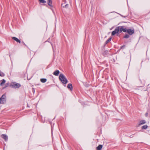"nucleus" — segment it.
I'll return each mask as SVG.
<instances>
[{"mask_svg": "<svg viewBox=\"0 0 150 150\" xmlns=\"http://www.w3.org/2000/svg\"><path fill=\"white\" fill-rule=\"evenodd\" d=\"M59 79L62 83L66 84L68 82V81L65 76L62 74H60L59 76Z\"/></svg>", "mask_w": 150, "mask_h": 150, "instance_id": "nucleus-1", "label": "nucleus"}, {"mask_svg": "<svg viewBox=\"0 0 150 150\" xmlns=\"http://www.w3.org/2000/svg\"><path fill=\"white\" fill-rule=\"evenodd\" d=\"M10 86L12 88H16L20 87L21 85L19 83L16 82H12Z\"/></svg>", "mask_w": 150, "mask_h": 150, "instance_id": "nucleus-2", "label": "nucleus"}, {"mask_svg": "<svg viewBox=\"0 0 150 150\" xmlns=\"http://www.w3.org/2000/svg\"><path fill=\"white\" fill-rule=\"evenodd\" d=\"M117 27L119 33H120L122 31H123L124 32H127L126 28H124L123 26H118Z\"/></svg>", "mask_w": 150, "mask_h": 150, "instance_id": "nucleus-3", "label": "nucleus"}, {"mask_svg": "<svg viewBox=\"0 0 150 150\" xmlns=\"http://www.w3.org/2000/svg\"><path fill=\"white\" fill-rule=\"evenodd\" d=\"M6 96L5 94L3 95L0 98V103L4 104L6 102Z\"/></svg>", "mask_w": 150, "mask_h": 150, "instance_id": "nucleus-4", "label": "nucleus"}, {"mask_svg": "<svg viewBox=\"0 0 150 150\" xmlns=\"http://www.w3.org/2000/svg\"><path fill=\"white\" fill-rule=\"evenodd\" d=\"M68 4H66L65 0H64L62 4V6L63 7L67 8L68 7Z\"/></svg>", "mask_w": 150, "mask_h": 150, "instance_id": "nucleus-5", "label": "nucleus"}, {"mask_svg": "<svg viewBox=\"0 0 150 150\" xmlns=\"http://www.w3.org/2000/svg\"><path fill=\"white\" fill-rule=\"evenodd\" d=\"M130 35H132L134 33V30L131 29H127V32Z\"/></svg>", "mask_w": 150, "mask_h": 150, "instance_id": "nucleus-6", "label": "nucleus"}, {"mask_svg": "<svg viewBox=\"0 0 150 150\" xmlns=\"http://www.w3.org/2000/svg\"><path fill=\"white\" fill-rule=\"evenodd\" d=\"M119 33L118 30L117 28V27H116L115 29V30L113 31L111 35H112L113 36L115 35L116 34H117Z\"/></svg>", "mask_w": 150, "mask_h": 150, "instance_id": "nucleus-7", "label": "nucleus"}, {"mask_svg": "<svg viewBox=\"0 0 150 150\" xmlns=\"http://www.w3.org/2000/svg\"><path fill=\"white\" fill-rule=\"evenodd\" d=\"M109 54V52L108 50H106L104 51L102 53V54L104 56H106Z\"/></svg>", "mask_w": 150, "mask_h": 150, "instance_id": "nucleus-8", "label": "nucleus"}, {"mask_svg": "<svg viewBox=\"0 0 150 150\" xmlns=\"http://www.w3.org/2000/svg\"><path fill=\"white\" fill-rule=\"evenodd\" d=\"M1 137L6 141L8 139V137L6 135L3 134L1 135Z\"/></svg>", "mask_w": 150, "mask_h": 150, "instance_id": "nucleus-9", "label": "nucleus"}, {"mask_svg": "<svg viewBox=\"0 0 150 150\" xmlns=\"http://www.w3.org/2000/svg\"><path fill=\"white\" fill-rule=\"evenodd\" d=\"M59 71L58 70H57L53 72V74L55 76H57L59 75Z\"/></svg>", "mask_w": 150, "mask_h": 150, "instance_id": "nucleus-10", "label": "nucleus"}, {"mask_svg": "<svg viewBox=\"0 0 150 150\" xmlns=\"http://www.w3.org/2000/svg\"><path fill=\"white\" fill-rule=\"evenodd\" d=\"M67 87L68 89H70L71 91L72 90L73 87L71 84L69 83L67 86Z\"/></svg>", "mask_w": 150, "mask_h": 150, "instance_id": "nucleus-11", "label": "nucleus"}, {"mask_svg": "<svg viewBox=\"0 0 150 150\" xmlns=\"http://www.w3.org/2000/svg\"><path fill=\"white\" fill-rule=\"evenodd\" d=\"M12 38L13 39L16 41L17 42H19V43H21V41L16 37H13Z\"/></svg>", "mask_w": 150, "mask_h": 150, "instance_id": "nucleus-12", "label": "nucleus"}, {"mask_svg": "<svg viewBox=\"0 0 150 150\" xmlns=\"http://www.w3.org/2000/svg\"><path fill=\"white\" fill-rule=\"evenodd\" d=\"M146 123V122L145 120H142L140 121L139 124V125H141L144 124Z\"/></svg>", "mask_w": 150, "mask_h": 150, "instance_id": "nucleus-13", "label": "nucleus"}, {"mask_svg": "<svg viewBox=\"0 0 150 150\" xmlns=\"http://www.w3.org/2000/svg\"><path fill=\"white\" fill-rule=\"evenodd\" d=\"M48 1V4L50 6H52V3L51 0H47Z\"/></svg>", "mask_w": 150, "mask_h": 150, "instance_id": "nucleus-14", "label": "nucleus"}, {"mask_svg": "<svg viewBox=\"0 0 150 150\" xmlns=\"http://www.w3.org/2000/svg\"><path fill=\"white\" fill-rule=\"evenodd\" d=\"M103 146L101 145H99L98 146L96 147L97 150H101Z\"/></svg>", "mask_w": 150, "mask_h": 150, "instance_id": "nucleus-15", "label": "nucleus"}, {"mask_svg": "<svg viewBox=\"0 0 150 150\" xmlns=\"http://www.w3.org/2000/svg\"><path fill=\"white\" fill-rule=\"evenodd\" d=\"M47 81V79H40V81L42 83H45Z\"/></svg>", "mask_w": 150, "mask_h": 150, "instance_id": "nucleus-16", "label": "nucleus"}, {"mask_svg": "<svg viewBox=\"0 0 150 150\" xmlns=\"http://www.w3.org/2000/svg\"><path fill=\"white\" fill-rule=\"evenodd\" d=\"M5 82L6 80L5 79H3L2 80V82L0 84L1 85V86H2L4 85Z\"/></svg>", "mask_w": 150, "mask_h": 150, "instance_id": "nucleus-17", "label": "nucleus"}, {"mask_svg": "<svg viewBox=\"0 0 150 150\" xmlns=\"http://www.w3.org/2000/svg\"><path fill=\"white\" fill-rule=\"evenodd\" d=\"M148 126L146 125H144L142 127V129H146L147 128Z\"/></svg>", "mask_w": 150, "mask_h": 150, "instance_id": "nucleus-18", "label": "nucleus"}, {"mask_svg": "<svg viewBox=\"0 0 150 150\" xmlns=\"http://www.w3.org/2000/svg\"><path fill=\"white\" fill-rule=\"evenodd\" d=\"M39 0V1L40 3L45 4L46 3V1L44 0Z\"/></svg>", "mask_w": 150, "mask_h": 150, "instance_id": "nucleus-19", "label": "nucleus"}, {"mask_svg": "<svg viewBox=\"0 0 150 150\" xmlns=\"http://www.w3.org/2000/svg\"><path fill=\"white\" fill-rule=\"evenodd\" d=\"M111 38H109L108 40H107V41L105 42V43L106 44L108 43L111 40Z\"/></svg>", "mask_w": 150, "mask_h": 150, "instance_id": "nucleus-20", "label": "nucleus"}, {"mask_svg": "<svg viewBox=\"0 0 150 150\" xmlns=\"http://www.w3.org/2000/svg\"><path fill=\"white\" fill-rule=\"evenodd\" d=\"M5 76L4 74L2 72H1L0 71V76Z\"/></svg>", "mask_w": 150, "mask_h": 150, "instance_id": "nucleus-21", "label": "nucleus"}, {"mask_svg": "<svg viewBox=\"0 0 150 150\" xmlns=\"http://www.w3.org/2000/svg\"><path fill=\"white\" fill-rule=\"evenodd\" d=\"M129 37V35L127 34H126L125 36L124 37V38H128Z\"/></svg>", "mask_w": 150, "mask_h": 150, "instance_id": "nucleus-22", "label": "nucleus"}, {"mask_svg": "<svg viewBox=\"0 0 150 150\" xmlns=\"http://www.w3.org/2000/svg\"><path fill=\"white\" fill-rule=\"evenodd\" d=\"M8 85V83H6V84L5 85V87H4L3 88L4 89V88L7 87Z\"/></svg>", "mask_w": 150, "mask_h": 150, "instance_id": "nucleus-23", "label": "nucleus"}, {"mask_svg": "<svg viewBox=\"0 0 150 150\" xmlns=\"http://www.w3.org/2000/svg\"><path fill=\"white\" fill-rule=\"evenodd\" d=\"M125 47V45H123V46H121V48H121V49H123V48L124 47Z\"/></svg>", "mask_w": 150, "mask_h": 150, "instance_id": "nucleus-24", "label": "nucleus"}, {"mask_svg": "<svg viewBox=\"0 0 150 150\" xmlns=\"http://www.w3.org/2000/svg\"><path fill=\"white\" fill-rule=\"evenodd\" d=\"M133 137V135H131L130 136V138H132Z\"/></svg>", "mask_w": 150, "mask_h": 150, "instance_id": "nucleus-25", "label": "nucleus"}, {"mask_svg": "<svg viewBox=\"0 0 150 150\" xmlns=\"http://www.w3.org/2000/svg\"><path fill=\"white\" fill-rule=\"evenodd\" d=\"M147 114H147V113H146V114H145V115H146V116H147Z\"/></svg>", "mask_w": 150, "mask_h": 150, "instance_id": "nucleus-26", "label": "nucleus"}, {"mask_svg": "<svg viewBox=\"0 0 150 150\" xmlns=\"http://www.w3.org/2000/svg\"><path fill=\"white\" fill-rule=\"evenodd\" d=\"M0 104H1V103H0Z\"/></svg>", "mask_w": 150, "mask_h": 150, "instance_id": "nucleus-27", "label": "nucleus"}]
</instances>
